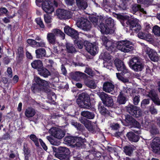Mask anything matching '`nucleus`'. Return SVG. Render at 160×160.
Segmentation results:
<instances>
[{"label": "nucleus", "mask_w": 160, "mask_h": 160, "mask_svg": "<svg viewBox=\"0 0 160 160\" xmlns=\"http://www.w3.org/2000/svg\"><path fill=\"white\" fill-rule=\"evenodd\" d=\"M36 57L38 58H40L45 56L46 54V50L43 48H39L35 51Z\"/></svg>", "instance_id": "nucleus-34"}, {"label": "nucleus", "mask_w": 160, "mask_h": 160, "mask_svg": "<svg viewBox=\"0 0 160 160\" xmlns=\"http://www.w3.org/2000/svg\"><path fill=\"white\" fill-rule=\"evenodd\" d=\"M111 127L112 129L114 130H117L120 127L119 124L117 123L112 124Z\"/></svg>", "instance_id": "nucleus-60"}, {"label": "nucleus", "mask_w": 160, "mask_h": 160, "mask_svg": "<svg viewBox=\"0 0 160 160\" xmlns=\"http://www.w3.org/2000/svg\"><path fill=\"white\" fill-rule=\"evenodd\" d=\"M85 83L88 87L92 88H95L96 87V85L94 81L88 80Z\"/></svg>", "instance_id": "nucleus-45"}, {"label": "nucleus", "mask_w": 160, "mask_h": 160, "mask_svg": "<svg viewBox=\"0 0 160 160\" xmlns=\"http://www.w3.org/2000/svg\"><path fill=\"white\" fill-rule=\"evenodd\" d=\"M85 127L92 133H95L97 131H98V128L96 123L90 121L85 124Z\"/></svg>", "instance_id": "nucleus-21"}, {"label": "nucleus", "mask_w": 160, "mask_h": 160, "mask_svg": "<svg viewBox=\"0 0 160 160\" xmlns=\"http://www.w3.org/2000/svg\"><path fill=\"white\" fill-rule=\"evenodd\" d=\"M89 99V98L87 96V94L82 93L79 95L77 102H80L78 104H80L82 108H88L91 107Z\"/></svg>", "instance_id": "nucleus-6"}, {"label": "nucleus", "mask_w": 160, "mask_h": 160, "mask_svg": "<svg viewBox=\"0 0 160 160\" xmlns=\"http://www.w3.org/2000/svg\"><path fill=\"white\" fill-rule=\"evenodd\" d=\"M152 32L156 36H160V27L157 25L154 26L152 28Z\"/></svg>", "instance_id": "nucleus-44"}, {"label": "nucleus", "mask_w": 160, "mask_h": 160, "mask_svg": "<svg viewBox=\"0 0 160 160\" xmlns=\"http://www.w3.org/2000/svg\"><path fill=\"white\" fill-rule=\"evenodd\" d=\"M71 123L72 125L74 126L77 129L80 130L82 129L83 127L80 124L77 123L74 121H72Z\"/></svg>", "instance_id": "nucleus-48"}, {"label": "nucleus", "mask_w": 160, "mask_h": 160, "mask_svg": "<svg viewBox=\"0 0 160 160\" xmlns=\"http://www.w3.org/2000/svg\"><path fill=\"white\" fill-rule=\"evenodd\" d=\"M66 47L67 51L68 52L72 53L75 51V49L72 43L67 42Z\"/></svg>", "instance_id": "nucleus-37"}, {"label": "nucleus", "mask_w": 160, "mask_h": 160, "mask_svg": "<svg viewBox=\"0 0 160 160\" xmlns=\"http://www.w3.org/2000/svg\"><path fill=\"white\" fill-rule=\"evenodd\" d=\"M77 6L79 9H85L88 6L86 1L84 0H76Z\"/></svg>", "instance_id": "nucleus-28"}, {"label": "nucleus", "mask_w": 160, "mask_h": 160, "mask_svg": "<svg viewBox=\"0 0 160 160\" xmlns=\"http://www.w3.org/2000/svg\"><path fill=\"white\" fill-rule=\"evenodd\" d=\"M126 98L122 92H120L118 97L117 101L120 104H124L126 102Z\"/></svg>", "instance_id": "nucleus-38"}, {"label": "nucleus", "mask_w": 160, "mask_h": 160, "mask_svg": "<svg viewBox=\"0 0 160 160\" xmlns=\"http://www.w3.org/2000/svg\"><path fill=\"white\" fill-rule=\"evenodd\" d=\"M80 121L81 123L84 124V126H85V124H87V123H88V121H89L87 120L85 118H80Z\"/></svg>", "instance_id": "nucleus-62"}, {"label": "nucleus", "mask_w": 160, "mask_h": 160, "mask_svg": "<svg viewBox=\"0 0 160 160\" xmlns=\"http://www.w3.org/2000/svg\"><path fill=\"white\" fill-rule=\"evenodd\" d=\"M47 138L50 142V143L54 145L58 146L59 145L60 142H57L54 141L50 136H48L47 137Z\"/></svg>", "instance_id": "nucleus-52"}, {"label": "nucleus", "mask_w": 160, "mask_h": 160, "mask_svg": "<svg viewBox=\"0 0 160 160\" xmlns=\"http://www.w3.org/2000/svg\"><path fill=\"white\" fill-rule=\"evenodd\" d=\"M91 21L92 23H95V25L98 24V20L95 17H92L91 18Z\"/></svg>", "instance_id": "nucleus-64"}, {"label": "nucleus", "mask_w": 160, "mask_h": 160, "mask_svg": "<svg viewBox=\"0 0 160 160\" xmlns=\"http://www.w3.org/2000/svg\"><path fill=\"white\" fill-rule=\"evenodd\" d=\"M66 3L68 5L72 6L75 3V0H65Z\"/></svg>", "instance_id": "nucleus-58"}, {"label": "nucleus", "mask_w": 160, "mask_h": 160, "mask_svg": "<svg viewBox=\"0 0 160 160\" xmlns=\"http://www.w3.org/2000/svg\"><path fill=\"white\" fill-rule=\"evenodd\" d=\"M85 72L89 75H92L93 73V72L92 69L90 68H86Z\"/></svg>", "instance_id": "nucleus-63"}, {"label": "nucleus", "mask_w": 160, "mask_h": 160, "mask_svg": "<svg viewBox=\"0 0 160 160\" xmlns=\"http://www.w3.org/2000/svg\"><path fill=\"white\" fill-rule=\"evenodd\" d=\"M99 95L104 104L108 107L112 106L113 102L111 96L104 92H100Z\"/></svg>", "instance_id": "nucleus-9"}, {"label": "nucleus", "mask_w": 160, "mask_h": 160, "mask_svg": "<svg viewBox=\"0 0 160 160\" xmlns=\"http://www.w3.org/2000/svg\"><path fill=\"white\" fill-rule=\"evenodd\" d=\"M58 35L61 37L63 39L65 38V34L58 29H53L51 32L48 33L47 34V39L49 43L52 45L55 44L56 42V36Z\"/></svg>", "instance_id": "nucleus-3"}, {"label": "nucleus", "mask_w": 160, "mask_h": 160, "mask_svg": "<svg viewBox=\"0 0 160 160\" xmlns=\"http://www.w3.org/2000/svg\"><path fill=\"white\" fill-rule=\"evenodd\" d=\"M75 138L70 136H67L65 137L64 138V140L66 143L73 144L74 142H75L74 140Z\"/></svg>", "instance_id": "nucleus-41"}, {"label": "nucleus", "mask_w": 160, "mask_h": 160, "mask_svg": "<svg viewBox=\"0 0 160 160\" xmlns=\"http://www.w3.org/2000/svg\"><path fill=\"white\" fill-rule=\"evenodd\" d=\"M149 100L148 99H144L141 102V107L144 108L146 105L149 104Z\"/></svg>", "instance_id": "nucleus-54"}, {"label": "nucleus", "mask_w": 160, "mask_h": 160, "mask_svg": "<svg viewBox=\"0 0 160 160\" xmlns=\"http://www.w3.org/2000/svg\"><path fill=\"white\" fill-rule=\"evenodd\" d=\"M36 41L32 39H28L27 40V42L28 43L35 47L36 46Z\"/></svg>", "instance_id": "nucleus-56"}, {"label": "nucleus", "mask_w": 160, "mask_h": 160, "mask_svg": "<svg viewBox=\"0 0 160 160\" xmlns=\"http://www.w3.org/2000/svg\"><path fill=\"white\" fill-rule=\"evenodd\" d=\"M36 21L37 24L40 27L43 28L44 27V25L41 18H37L36 19Z\"/></svg>", "instance_id": "nucleus-53"}, {"label": "nucleus", "mask_w": 160, "mask_h": 160, "mask_svg": "<svg viewBox=\"0 0 160 160\" xmlns=\"http://www.w3.org/2000/svg\"><path fill=\"white\" fill-rule=\"evenodd\" d=\"M98 108L100 113L102 114L105 115H110L109 112L101 104H99Z\"/></svg>", "instance_id": "nucleus-36"}, {"label": "nucleus", "mask_w": 160, "mask_h": 160, "mask_svg": "<svg viewBox=\"0 0 160 160\" xmlns=\"http://www.w3.org/2000/svg\"><path fill=\"white\" fill-rule=\"evenodd\" d=\"M115 86L111 82H106L104 83L103 85V90L108 93L112 94V92L114 90Z\"/></svg>", "instance_id": "nucleus-22"}, {"label": "nucleus", "mask_w": 160, "mask_h": 160, "mask_svg": "<svg viewBox=\"0 0 160 160\" xmlns=\"http://www.w3.org/2000/svg\"><path fill=\"white\" fill-rule=\"evenodd\" d=\"M45 22L47 23H49L52 22V17L48 14H45L44 15Z\"/></svg>", "instance_id": "nucleus-49"}, {"label": "nucleus", "mask_w": 160, "mask_h": 160, "mask_svg": "<svg viewBox=\"0 0 160 160\" xmlns=\"http://www.w3.org/2000/svg\"><path fill=\"white\" fill-rule=\"evenodd\" d=\"M101 39L103 45L107 49L112 52L114 50L115 46L112 40L104 36L102 37Z\"/></svg>", "instance_id": "nucleus-11"}, {"label": "nucleus", "mask_w": 160, "mask_h": 160, "mask_svg": "<svg viewBox=\"0 0 160 160\" xmlns=\"http://www.w3.org/2000/svg\"><path fill=\"white\" fill-rule=\"evenodd\" d=\"M138 2H140L141 4H144L145 7H147L150 3L149 0H139Z\"/></svg>", "instance_id": "nucleus-55"}, {"label": "nucleus", "mask_w": 160, "mask_h": 160, "mask_svg": "<svg viewBox=\"0 0 160 160\" xmlns=\"http://www.w3.org/2000/svg\"><path fill=\"white\" fill-rule=\"evenodd\" d=\"M82 73L79 72H71L70 73V77L74 80L76 81L80 80L82 76Z\"/></svg>", "instance_id": "nucleus-27"}, {"label": "nucleus", "mask_w": 160, "mask_h": 160, "mask_svg": "<svg viewBox=\"0 0 160 160\" xmlns=\"http://www.w3.org/2000/svg\"><path fill=\"white\" fill-rule=\"evenodd\" d=\"M39 142H40L41 146L43 148V149L45 150H46L47 149V147L45 143L42 141L40 139L39 140Z\"/></svg>", "instance_id": "nucleus-61"}, {"label": "nucleus", "mask_w": 160, "mask_h": 160, "mask_svg": "<svg viewBox=\"0 0 160 160\" xmlns=\"http://www.w3.org/2000/svg\"><path fill=\"white\" fill-rule=\"evenodd\" d=\"M101 55L104 61L103 62L104 67L111 69L112 65V60L111 56L108 52H107L102 53Z\"/></svg>", "instance_id": "nucleus-10"}, {"label": "nucleus", "mask_w": 160, "mask_h": 160, "mask_svg": "<svg viewBox=\"0 0 160 160\" xmlns=\"http://www.w3.org/2000/svg\"><path fill=\"white\" fill-rule=\"evenodd\" d=\"M130 68L136 72H139L144 68V65L141 60L138 57H133L129 60Z\"/></svg>", "instance_id": "nucleus-4"}, {"label": "nucleus", "mask_w": 160, "mask_h": 160, "mask_svg": "<svg viewBox=\"0 0 160 160\" xmlns=\"http://www.w3.org/2000/svg\"><path fill=\"white\" fill-rule=\"evenodd\" d=\"M76 25L78 28L85 31H88L91 28V22L88 19L83 18H79Z\"/></svg>", "instance_id": "nucleus-7"}, {"label": "nucleus", "mask_w": 160, "mask_h": 160, "mask_svg": "<svg viewBox=\"0 0 160 160\" xmlns=\"http://www.w3.org/2000/svg\"><path fill=\"white\" fill-rule=\"evenodd\" d=\"M35 113V111L34 109L31 108H28L26 110L25 114L27 118H30L33 117Z\"/></svg>", "instance_id": "nucleus-31"}, {"label": "nucleus", "mask_w": 160, "mask_h": 160, "mask_svg": "<svg viewBox=\"0 0 160 160\" xmlns=\"http://www.w3.org/2000/svg\"><path fill=\"white\" fill-rule=\"evenodd\" d=\"M151 146L154 152L160 154V139L158 138H155L153 139Z\"/></svg>", "instance_id": "nucleus-17"}, {"label": "nucleus", "mask_w": 160, "mask_h": 160, "mask_svg": "<svg viewBox=\"0 0 160 160\" xmlns=\"http://www.w3.org/2000/svg\"><path fill=\"white\" fill-rule=\"evenodd\" d=\"M34 80L36 83L33 84L31 87L32 90L34 93L43 91L44 87L48 85V83L47 81L41 79L38 77H35L34 78Z\"/></svg>", "instance_id": "nucleus-2"}, {"label": "nucleus", "mask_w": 160, "mask_h": 160, "mask_svg": "<svg viewBox=\"0 0 160 160\" xmlns=\"http://www.w3.org/2000/svg\"><path fill=\"white\" fill-rule=\"evenodd\" d=\"M35 40L38 41L36 42L35 47H45L46 45L44 41L38 36H37Z\"/></svg>", "instance_id": "nucleus-32"}, {"label": "nucleus", "mask_w": 160, "mask_h": 160, "mask_svg": "<svg viewBox=\"0 0 160 160\" xmlns=\"http://www.w3.org/2000/svg\"><path fill=\"white\" fill-rule=\"evenodd\" d=\"M31 66L34 68L37 69L38 71L42 67V62L40 60H36L32 62L31 64Z\"/></svg>", "instance_id": "nucleus-30"}, {"label": "nucleus", "mask_w": 160, "mask_h": 160, "mask_svg": "<svg viewBox=\"0 0 160 160\" xmlns=\"http://www.w3.org/2000/svg\"><path fill=\"white\" fill-rule=\"evenodd\" d=\"M82 116L89 119H93L95 115L92 112L88 111H84L81 113Z\"/></svg>", "instance_id": "nucleus-35"}, {"label": "nucleus", "mask_w": 160, "mask_h": 160, "mask_svg": "<svg viewBox=\"0 0 160 160\" xmlns=\"http://www.w3.org/2000/svg\"><path fill=\"white\" fill-rule=\"evenodd\" d=\"M43 10L46 13H51L54 11L52 3L49 0H46L43 2L42 5Z\"/></svg>", "instance_id": "nucleus-16"}, {"label": "nucleus", "mask_w": 160, "mask_h": 160, "mask_svg": "<svg viewBox=\"0 0 160 160\" xmlns=\"http://www.w3.org/2000/svg\"><path fill=\"white\" fill-rule=\"evenodd\" d=\"M139 20L136 18H132L129 19L127 23L130 25V28L131 29L133 28V30L136 32L140 30L141 28L140 25L138 23Z\"/></svg>", "instance_id": "nucleus-14"}, {"label": "nucleus", "mask_w": 160, "mask_h": 160, "mask_svg": "<svg viewBox=\"0 0 160 160\" xmlns=\"http://www.w3.org/2000/svg\"><path fill=\"white\" fill-rule=\"evenodd\" d=\"M143 47V50L148 54L149 57L151 60L154 62L158 61L159 59L157 53L152 49H151L147 45H142Z\"/></svg>", "instance_id": "nucleus-8"}, {"label": "nucleus", "mask_w": 160, "mask_h": 160, "mask_svg": "<svg viewBox=\"0 0 160 160\" xmlns=\"http://www.w3.org/2000/svg\"><path fill=\"white\" fill-rule=\"evenodd\" d=\"M128 112L134 117H138L142 114V112L140 108L138 107L133 105H130L127 108Z\"/></svg>", "instance_id": "nucleus-12"}, {"label": "nucleus", "mask_w": 160, "mask_h": 160, "mask_svg": "<svg viewBox=\"0 0 160 160\" xmlns=\"http://www.w3.org/2000/svg\"><path fill=\"white\" fill-rule=\"evenodd\" d=\"M30 138L31 140L34 142L35 145L37 146H39L38 139L35 135L34 134H32L30 136Z\"/></svg>", "instance_id": "nucleus-50"}, {"label": "nucleus", "mask_w": 160, "mask_h": 160, "mask_svg": "<svg viewBox=\"0 0 160 160\" xmlns=\"http://www.w3.org/2000/svg\"><path fill=\"white\" fill-rule=\"evenodd\" d=\"M150 111L152 114H156L157 113V110L152 106L150 108Z\"/></svg>", "instance_id": "nucleus-57"}, {"label": "nucleus", "mask_w": 160, "mask_h": 160, "mask_svg": "<svg viewBox=\"0 0 160 160\" xmlns=\"http://www.w3.org/2000/svg\"><path fill=\"white\" fill-rule=\"evenodd\" d=\"M87 51L91 55H94L98 52V48L97 45L90 42L87 43Z\"/></svg>", "instance_id": "nucleus-19"}, {"label": "nucleus", "mask_w": 160, "mask_h": 160, "mask_svg": "<svg viewBox=\"0 0 160 160\" xmlns=\"http://www.w3.org/2000/svg\"><path fill=\"white\" fill-rule=\"evenodd\" d=\"M65 32L72 38L77 39L78 37V33L75 29L68 26H66L64 28Z\"/></svg>", "instance_id": "nucleus-18"}, {"label": "nucleus", "mask_w": 160, "mask_h": 160, "mask_svg": "<svg viewBox=\"0 0 160 160\" xmlns=\"http://www.w3.org/2000/svg\"><path fill=\"white\" fill-rule=\"evenodd\" d=\"M114 62L117 70L121 71L122 75L128 72V70L122 61L117 58L115 60Z\"/></svg>", "instance_id": "nucleus-15"}, {"label": "nucleus", "mask_w": 160, "mask_h": 160, "mask_svg": "<svg viewBox=\"0 0 160 160\" xmlns=\"http://www.w3.org/2000/svg\"><path fill=\"white\" fill-rule=\"evenodd\" d=\"M74 140L75 142H74L73 145L78 147L81 146L84 142V140L80 137H76Z\"/></svg>", "instance_id": "nucleus-39"}, {"label": "nucleus", "mask_w": 160, "mask_h": 160, "mask_svg": "<svg viewBox=\"0 0 160 160\" xmlns=\"http://www.w3.org/2000/svg\"><path fill=\"white\" fill-rule=\"evenodd\" d=\"M58 150L60 153H63V154L66 155H69L70 154L69 150L65 147H59Z\"/></svg>", "instance_id": "nucleus-43"}, {"label": "nucleus", "mask_w": 160, "mask_h": 160, "mask_svg": "<svg viewBox=\"0 0 160 160\" xmlns=\"http://www.w3.org/2000/svg\"><path fill=\"white\" fill-rule=\"evenodd\" d=\"M127 136L129 140L132 142H136L139 140V137L132 132H128L127 135Z\"/></svg>", "instance_id": "nucleus-26"}, {"label": "nucleus", "mask_w": 160, "mask_h": 160, "mask_svg": "<svg viewBox=\"0 0 160 160\" xmlns=\"http://www.w3.org/2000/svg\"><path fill=\"white\" fill-rule=\"evenodd\" d=\"M7 72L8 74V77L10 78L12 77V72L11 68H7Z\"/></svg>", "instance_id": "nucleus-59"}, {"label": "nucleus", "mask_w": 160, "mask_h": 160, "mask_svg": "<svg viewBox=\"0 0 160 160\" xmlns=\"http://www.w3.org/2000/svg\"><path fill=\"white\" fill-rule=\"evenodd\" d=\"M49 132L52 136L58 139L62 138L65 135L64 132L60 128L53 127L49 130Z\"/></svg>", "instance_id": "nucleus-13"}, {"label": "nucleus", "mask_w": 160, "mask_h": 160, "mask_svg": "<svg viewBox=\"0 0 160 160\" xmlns=\"http://www.w3.org/2000/svg\"><path fill=\"white\" fill-rule=\"evenodd\" d=\"M75 39L74 40V43L76 45H77L80 49L82 48L83 46V42L82 40H78V38Z\"/></svg>", "instance_id": "nucleus-47"}, {"label": "nucleus", "mask_w": 160, "mask_h": 160, "mask_svg": "<svg viewBox=\"0 0 160 160\" xmlns=\"http://www.w3.org/2000/svg\"><path fill=\"white\" fill-rule=\"evenodd\" d=\"M132 9L135 12L138 11L142 12L143 13L146 14V12L144 11L143 8H142L139 5L135 4L132 7Z\"/></svg>", "instance_id": "nucleus-40"}, {"label": "nucleus", "mask_w": 160, "mask_h": 160, "mask_svg": "<svg viewBox=\"0 0 160 160\" xmlns=\"http://www.w3.org/2000/svg\"><path fill=\"white\" fill-rule=\"evenodd\" d=\"M54 155L56 157L59 158L61 160H68V155L64 154L58 155L57 153H55Z\"/></svg>", "instance_id": "nucleus-46"}, {"label": "nucleus", "mask_w": 160, "mask_h": 160, "mask_svg": "<svg viewBox=\"0 0 160 160\" xmlns=\"http://www.w3.org/2000/svg\"><path fill=\"white\" fill-rule=\"evenodd\" d=\"M138 37L141 39H144L149 42L153 41V36L150 33L140 32L138 34Z\"/></svg>", "instance_id": "nucleus-23"}, {"label": "nucleus", "mask_w": 160, "mask_h": 160, "mask_svg": "<svg viewBox=\"0 0 160 160\" xmlns=\"http://www.w3.org/2000/svg\"><path fill=\"white\" fill-rule=\"evenodd\" d=\"M117 77L120 80L122 81L123 82H128L129 80L127 78H124L121 75L120 73H116Z\"/></svg>", "instance_id": "nucleus-51"}, {"label": "nucleus", "mask_w": 160, "mask_h": 160, "mask_svg": "<svg viewBox=\"0 0 160 160\" xmlns=\"http://www.w3.org/2000/svg\"><path fill=\"white\" fill-rule=\"evenodd\" d=\"M113 20L108 18L106 20L105 24L100 23L99 27L102 33L106 34L113 33L114 31Z\"/></svg>", "instance_id": "nucleus-1"}, {"label": "nucleus", "mask_w": 160, "mask_h": 160, "mask_svg": "<svg viewBox=\"0 0 160 160\" xmlns=\"http://www.w3.org/2000/svg\"><path fill=\"white\" fill-rule=\"evenodd\" d=\"M138 93V92L135 89L132 90V93H130L131 96H133V103L135 105H137L140 101V96L139 95H133V94Z\"/></svg>", "instance_id": "nucleus-29"}, {"label": "nucleus", "mask_w": 160, "mask_h": 160, "mask_svg": "<svg viewBox=\"0 0 160 160\" xmlns=\"http://www.w3.org/2000/svg\"><path fill=\"white\" fill-rule=\"evenodd\" d=\"M56 14L59 18L62 19L68 18L69 12L64 9H58L56 11Z\"/></svg>", "instance_id": "nucleus-25"}, {"label": "nucleus", "mask_w": 160, "mask_h": 160, "mask_svg": "<svg viewBox=\"0 0 160 160\" xmlns=\"http://www.w3.org/2000/svg\"><path fill=\"white\" fill-rule=\"evenodd\" d=\"M148 96L151 98L152 101L156 104L160 105V100L157 94L153 90L150 91L149 93Z\"/></svg>", "instance_id": "nucleus-24"}, {"label": "nucleus", "mask_w": 160, "mask_h": 160, "mask_svg": "<svg viewBox=\"0 0 160 160\" xmlns=\"http://www.w3.org/2000/svg\"><path fill=\"white\" fill-rule=\"evenodd\" d=\"M38 74L41 76L46 78L50 75V73L48 70L42 67L40 69H38Z\"/></svg>", "instance_id": "nucleus-33"}, {"label": "nucleus", "mask_w": 160, "mask_h": 160, "mask_svg": "<svg viewBox=\"0 0 160 160\" xmlns=\"http://www.w3.org/2000/svg\"><path fill=\"white\" fill-rule=\"evenodd\" d=\"M117 48L118 49L124 52H128L134 49L132 43L127 40L119 42Z\"/></svg>", "instance_id": "nucleus-5"}, {"label": "nucleus", "mask_w": 160, "mask_h": 160, "mask_svg": "<svg viewBox=\"0 0 160 160\" xmlns=\"http://www.w3.org/2000/svg\"><path fill=\"white\" fill-rule=\"evenodd\" d=\"M125 121L127 123L126 125H131L138 128H139L140 126L138 122L129 115L126 117Z\"/></svg>", "instance_id": "nucleus-20"}, {"label": "nucleus", "mask_w": 160, "mask_h": 160, "mask_svg": "<svg viewBox=\"0 0 160 160\" xmlns=\"http://www.w3.org/2000/svg\"><path fill=\"white\" fill-rule=\"evenodd\" d=\"M133 150V148L131 146H126L124 148V152L128 155H130L132 153Z\"/></svg>", "instance_id": "nucleus-42"}]
</instances>
